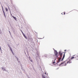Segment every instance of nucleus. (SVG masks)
I'll use <instances>...</instances> for the list:
<instances>
[{
	"mask_svg": "<svg viewBox=\"0 0 78 78\" xmlns=\"http://www.w3.org/2000/svg\"><path fill=\"white\" fill-rule=\"evenodd\" d=\"M59 55H60V58H58V61H57V62H59L60 61H63V60L64 59V57H65V54H64L62 58V59L61 58H62V53H61V51H60L59 52Z\"/></svg>",
	"mask_w": 78,
	"mask_h": 78,
	"instance_id": "nucleus-1",
	"label": "nucleus"
},
{
	"mask_svg": "<svg viewBox=\"0 0 78 78\" xmlns=\"http://www.w3.org/2000/svg\"><path fill=\"white\" fill-rule=\"evenodd\" d=\"M71 60H66L63 62V64L64 66H66L67 64H70V63H71Z\"/></svg>",
	"mask_w": 78,
	"mask_h": 78,
	"instance_id": "nucleus-2",
	"label": "nucleus"
},
{
	"mask_svg": "<svg viewBox=\"0 0 78 78\" xmlns=\"http://www.w3.org/2000/svg\"><path fill=\"white\" fill-rule=\"evenodd\" d=\"M75 56V59L76 60H78V54L77 55H73V56Z\"/></svg>",
	"mask_w": 78,
	"mask_h": 78,
	"instance_id": "nucleus-3",
	"label": "nucleus"
},
{
	"mask_svg": "<svg viewBox=\"0 0 78 78\" xmlns=\"http://www.w3.org/2000/svg\"><path fill=\"white\" fill-rule=\"evenodd\" d=\"M54 54L56 57H58V52H57V51L56 50H55Z\"/></svg>",
	"mask_w": 78,
	"mask_h": 78,
	"instance_id": "nucleus-4",
	"label": "nucleus"
},
{
	"mask_svg": "<svg viewBox=\"0 0 78 78\" xmlns=\"http://www.w3.org/2000/svg\"><path fill=\"white\" fill-rule=\"evenodd\" d=\"M1 68L3 71H5V72H8V71L6 70V69L5 68L1 67Z\"/></svg>",
	"mask_w": 78,
	"mask_h": 78,
	"instance_id": "nucleus-5",
	"label": "nucleus"
},
{
	"mask_svg": "<svg viewBox=\"0 0 78 78\" xmlns=\"http://www.w3.org/2000/svg\"><path fill=\"white\" fill-rule=\"evenodd\" d=\"M9 48H10V50L12 53H13V51H12V49L11 48V47H9Z\"/></svg>",
	"mask_w": 78,
	"mask_h": 78,
	"instance_id": "nucleus-6",
	"label": "nucleus"
},
{
	"mask_svg": "<svg viewBox=\"0 0 78 78\" xmlns=\"http://www.w3.org/2000/svg\"><path fill=\"white\" fill-rule=\"evenodd\" d=\"M75 56L72 57L71 58V60H72V59H73L74 58L75 59Z\"/></svg>",
	"mask_w": 78,
	"mask_h": 78,
	"instance_id": "nucleus-7",
	"label": "nucleus"
},
{
	"mask_svg": "<svg viewBox=\"0 0 78 78\" xmlns=\"http://www.w3.org/2000/svg\"><path fill=\"white\" fill-rule=\"evenodd\" d=\"M12 17L14 18L15 20H17V19H16V17H15L14 16H12Z\"/></svg>",
	"mask_w": 78,
	"mask_h": 78,
	"instance_id": "nucleus-8",
	"label": "nucleus"
},
{
	"mask_svg": "<svg viewBox=\"0 0 78 78\" xmlns=\"http://www.w3.org/2000/svg\"><path fill=\"white\" fill-rule=\"evenodd\" d=\"M3 13H4V16H5V18H6V15H5V12H4Z\"/></svg>",
	"mask_w": 78,
	"mask_h": 78,
	"instance_id": "nucleus-9",
	"label": "nucleus"
},
{
	"mask_svg": "<svg viewBox=\"0 0 78 78\" xmlns=\"http://www.w3.org/2000/svg\"><path fill=\"white\" fill-rule=\"evenodd\" d=\"M23 35L25 38H26V39H27V36H26L25 34H23Z\"/></svg>",
	"mask_w": 78,
	"mask_h": 78,
	"instance_id": "nucleus-10",
	"label": "nucleus"
},
{
	"mask_svg": "<svg viewBox=\"0 0 78 78\" xmlns=\"http://www.w3.org/2000/svg\"><path fill=\"white\" fill-rule=\"evenodd\" d=\"M5 10L6 11H8V9L6 8H5Z\"/></svg>",
	"mask_w": 78,
	"mask_h": 78,
	"instance_id": "nucleus-11",
	"label": "nucleus"
},
{
	"mask_svg": "<svg viewBox=\"0 0 78 78\" xmlns=\"http://www.w3.org/2000/svg\"><path fill=\"white\" fill-rule=\"evenodd\" d=\"M0 50H1V51H2V48H1V47L0 46Z\"/></svg>",
	"mask_w": 78,
	"mask_h": 78,
	"instance_id": "nucleus-12",
	"label": "nucleus"
},
{
	"mask_svg": "<svg viewBox=\"0 0 78 78\" xmlns=\"http://www.w3.org/2000/svg\"><path fill=\"white\" fill-rule=\"evenodd\" d=\"M10 15H11V16H12V14H11V12H10Z\"/></svg>",
	"mask_w": 78,
	"mask_h": 78,
	"instance_id": "nucleus-13",
	"label": "nucleus"
},
{
	"mask_svg": "<svg viewBox=\"0 0 78 78\" xmlns=\"http://www.w3.org/2000/svg\"><path fill=\"white\" fill-rule=\"evenodd\" d=\"M42 78H45V77H44V76H42Z\"/></svg>",
	"mask_w": 78,
	"mask_h": 78,
	"instance_id": "nucleus-14",
	"label": "nucleus"
},
{
	"mask_svg": "<svg viewBox=\"0 0 78 78\" xmlns=\"http://www.w3.org/2000/svg\"><path fill=\"white\" fill-rule=\"evenodd\" d=\"M30 61H31V62H32L33 61L32 60H30Z\"/></svg>",
	"mask_w": 78,
	"mask_h": 78,
	"instance_id": "nucleus-15",
	"label": "nucleus"
},
{
	"mask_svg": "<svg viewBox=\"0 0 78 78\" xmlns=\"http://www.w3.org/2000/svg\"><path fill=\"white\" fill-rule=\"evenodd\" d=\"M2 10H3V12H4V10H3V9H2Z\"/></svg>",
	"mask_w": 78,
	"mask_h": 78,
	"instance_id": "nucleus-16",
	"label": "nucleus"
},
{
	"mask_svg": "<svg viewBox=\"0 0 78 78\" xmlns=\"http://www.w3.org/2000/svg\"><path fill=\"white\" fill-rule=\"evenodd\" d=\"M64 15H65L66 14V13H65V12H64Z\"/></svg>",
	"mask_w": 78,
	"mask_h": 78,
	"instance_id": "nucleus-17",
	"label": "nucleus"
},
{
	"mask_svg": "<svg viewBox=\"0 0 78 78\" xmlns=\"http://www.w3.org/2000/svg\"><path fill=\"white\" fill-rule=\"evenodd\" d=\"M55 62H53V64H55Z\"/></svg>",
	"mask_w": 78,
	"mask_h": 78,
	"instance_id": "nucleus-18",
	"label": "nucleus"
},
{
	"mask_svg": "<svg viewBox=\"0 0 78 78\" xmlns=\"http://www.w3.org/2000/svg\"><path fill=\"white\" fill-rule=\"evenodd\" d=\"M45 75H47V73H46V72H45Z\"/></svg>",
	"mask_w": 78,
	"mask_h": 78,
	"instance_id": "nucleus-19",
	"label": "nucleus"
},
{
	"mask_svg": "<svg viewBox=\"0 0 78 78\" xmlns=\"http://www.w3.org/2000/svg\"><path fill=\"white\" fill-rule=\"evenodd\" d=\"M9 33H11V32H10V31H9Z\"/></svg>",
	"mask_w": 78,
	"mask_h": 78,
	"instance_id": "nucleus-20",
	"label": "nucleus"
},
{
	"mask_svg": "<svg viewBox=\"0 0 78 78\" xmlns=\"http://www.w3.org/2000/svg\"><path fill=\"white\" fill-rule=\"evenodd\" d=\"M15 57H16V58H17V59H18V58H17V57H16V56H15Z\"/></svg>",
	"mask_w": 78,
	"mask_h": 78,
	"instance_id": "nucleus-21",
	"label": "nucleus"
},
{
	"mask_svg": "<svg viewBox=\"0 0 78 78\" xmlns=\"http://www.w3.org/2000/svg\"><path fill=\"white\" fill-rule=\"evenodd\" d=\"M2 9H3V6L2 5Z\"/></svg>",
	"mask_w": 78,
	"mask_h": 78,
	"instance_id": "nucleus-22",
	"label": "nucleus"
},
{
	"mask_svg": "<svg viewBox=\"0 0 78 78\" xmlns=\"http://www.w3.org/2000/svg\"><path fill=\"white\" fill-rule=\"evenodd\" d=\"M63 13H62V15H63Z\"/></svg>",
	"mask_w": 78,
	"mask_h": 78,
	"instance_id": "nucleus-23",
	"label": "nucleus"
},
{
	"mask_svg": "<svg viewBox=\"0 0 78 78\" xmlns=\"http://www.w3.org/2000/svg\"><path fill=\"white\" fill-rule=\"evenodd\" d=\"M8 46L9 47H10V46H9V45H8Z\"/></svg>",
	"mask_w": 78,
	"mask_h": 78,
	"instance_id": "nucleus-24",
	"label": "nucleus"
},
{
	"mask_svg": "<svg viewBox=\"0 0 78 78\" xmlns=\"http://www.w3.org/2000/svg\"><path fill=\"white\" fill-rule=\"evenodd\" d=\"M19 62H20V61H19Z\"/></svg>",
	"mask_w": 78,
	"mask_h": 78,
	"instance_id": "nucleus-25",
	"label": "nucleus"
},
{
	"mask_svg": "<svg viewBox=\"0 0 78 78\" xmlns=\"http://www.w3.org/2000/svg\"><path fill=\"white\" fill-rule=\"evenodd\" d=\"M10 35H11V33H10Z\"/></svg>",
	"mask_w": 78,
	"mask_h": 78,
	"instance_id": "nucleus-26",
	"label": "nucleus"
},
{
	"mask_svg": "<svg viewBox=\"0 0 78 78\" xmlns=\"http://www.w3.org/2000/svg\"><path fill=\"white\" fill-rule=\"evenodd\" d=\"M65 51H66V50H65Z\"/></svg>",
	"mask_w": 78,
	"mask_h": 78,
	"instance_id": "nucleus-27",
	"label": "nucleus"
}]
</instances>
